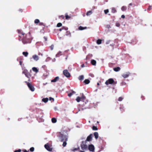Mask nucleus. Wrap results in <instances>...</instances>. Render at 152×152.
<instances>
[{
	"label": "nucleus",
	"mask_w": 152,
	"mask_h": 152,
	"mask_svg": "<svg viewBox=\"0 0 152 152\" xmlns=\"http://www.w3.org/2000/svg\"><path fill=\"white\" fill-rule=\"evenodd\" d=\"M60 139L61 141L63 142L64 141H67V134L66 131L61 132L60 133L59 136Z\"/></svg>",
	"instance_id": "obj_1"
},
{
	"label": "nucleus",
	"mask_w": 152,
	"mask_h": 152,
	"mask_svg": "<svg viewBox=\"0 0 152 152\" xmlns=\"http://www.w3.org/2000/svg\"><path fill=\"white\" fill-rule=\"evenodd\" d=\"M81 147L82 149L84 150H86L88 148L87 145L86 144V142L83 141L81 144Z\"/></svg>",
	"instance_id": "obj_2"
},
{
	"label": "nucleus",
	"mask_w": 152,
	"mask_h": 152,
	"mask_svg": "<svg viewBox=\"0 0 152 152\" xmlns=\"http://www.w3.org/2000/svg\"><path fill=\"white\" fill-rule=\"evenodd\" d=\"M26 83H27V85L29 88L32 91H34L35 90V88L30 83H27V82H25Z\"/></svg>",
	"instance_id": "obj_3"
},
{
	"label": "nucleus",
	"mask_w": 152,
	"mask_h": 152,
	"mask_svg": "<svg viewBox=\"0 0 152 152\" xmlns=\"http://www.w3.org/2000/svg\"><path fill=\"white\" fill-rule=\"evenodd\" d=\"M114 82V80L112 78L109 79L108 80H107L105 83V84L107 85H108L109 84H112Z\"/></svg>",
	"instance_id": "obj_4"
},
{
	"label": "nucleus",
	"mask_w": 152,
	"mask_h": 152,
	"mask_svg": "<svg viewBox=\"0 0 152 152\" xmlns=\"http://www.w3.org/2000/svg\"><path fill=\"white\" fill-rule=\"evenodd\" d=\"M19 41H22L24 44L30 42L28 39H19Z\"/></svg>",
	"instance_id": "obj_5"
},
{
	"label": "nucleus",
	"mask_w": 152,
	"mask_h": 152,
	"mask_svg": "<svg viewBox=\"0 0 152 152\" xmlns=\"http://www.w3.org/2000/svg\"><path fill=\"white\" fill-rule=\"evenodd\" d=\"M64 75L66 77H69L70 76V73L67 70H65L63 71Z\"/></svg>",
	"instance_id": "obj_6"
},
{
	"label": "nucleus",
	"mask_w": 152,
	"mask_h": 152,
	"mask_svg": "<svg viewBox=\"0 0 152 152\" xmlns=\"http://www.w3.org/2000/svg\"><path fill=\"white\" fill-rule=\"evenodd\" d=\"M88 149L91 151H94L95 149L94 145L92 144L89 145L88 146Z\"/></svg>",
	"instance_id": "obj_7"
},
{
	"label": "nucleus",
	"mask_w": 152,
	"mask_h": 152,
	"mask_svg": "<svg viewBox=\"0 0 152 152\" xmlns=\"http://www.w3.org/2000/svg\"><path fill=\"white\" fill-rule=\"evenodd\" d=\"M92 134H90L87 137L86 141H90L92 139Z\"/></svg>",
	"instance_id": "obj_8"
},
{
	"label": "nucleus",
	"mask_w": 152,
	"mask_h": 152,
	"mask_svg": "<svg viewBox=\"0 0 152 152\" xmlns=\"http://www.w3.org/2000/svg\"><path fill=\"white\" fill-rule=\"evenodd\" d=\"M45 148L49 151H51L52 150V148H50L48 145V144H46L45 145Z\"/></svg>",
	"instance_id": "obj_9"
},
{
	"label": "nucleus",
	"mask_w": 152,
	"mask_h": 152,
	"mask_svg": "<svg viewBox=\"0 0 152 152\" xmlns=\"http://www.w3.org/2000/svg\"><path fill=\"white\" fill-rule=\"evenodd\" d=\"M129 72H126L123 74L122 75V76L124 78H126L129 76Z\"/></svg>",
	"instance_id": "obj_10"
},
{
	"label": "nucleus",
	"mask_w": 152,
	"mask_h": 152,
	"mask_svg": "<svg viewBox=\"0 0 152 152\" xmlns=\"http://www.w3.org/2000/svg\"><path fill=\"white\" fill-rule=\"evenodd\" d=\"M32 58L36 61H37L39 59L38 56L36 55H33L32 56Z\"/></svg>",
	"instance_id": "obj_11"
},
{
	"label": "nucleus",
	"mask_w": 152,
	"mask_h": 152,
	"mask_svg": "<svg viewBox=\"0 0 152 152\" xmlns=\"http://www.w3.org/2000/svg\"><path fill=\"white\" fill-rule=\"evenodd\" d=\"M59 77H56L54 78L53 80H51V82H55L57 81L59 79Z\"/></svg>",
	"instance_id": "obj_12"
},
{
	"label": "nucleus",
	"mask_w": 152,
	"mask_h": 152,
	"mask_svg": "<svg viewBox=\"0 0 152 152\" xmlns=\"http://www.w3.org/2000/svg\"><path fill=\"white\" fill-rule=\"evenodd\" d=\"M32 70L34 72H36V73H37L39 71V70L35 67H33L32 68Z\"/></svg>",
	"instance_id": "obj_13"
},
{
	"label": "nucleus",
	"mask_w": 152,
	"mask_h": 152,
	"mask_svg": "<svg viewBox=\"0 0 152 152\" xmlns=\"http://www.w3.org/2000/svg\"><path fill=\"white\" fill-rule=\"evenodd\" d=\"M94 135L96 139H97L98 137V133L97 132H96L94 133Z\"/></svg>",
	"instance_id": "obj_14"
},
{
	"label": "nucleus",
	"mask_w": 152,
	"mask_h": 152,
	"mask_svg": "<svg viewBox=\"0 0 152 152\" xmlns=\"http://www.w3.org/2000/svg\"><path fill=\"white\" fill-rule=\"evenodd\" d=\"M91 63L93 65L95 66L96 65V61L94 60H91Z\"/></svg>",
	"instance_id": "obj_15"
},
{
	"label": "nucleus",
	"mask_w": 152,
	"mask_h": 152,
	"mask_svg": "<svg viewBox=\"0 0 152 152\" xmlns=\"http://www.w3.org/2000/svg\"><path fill=\"white\" fill-rule=\"evenodd\" d=\"M90 81L88 79H86L84 81V82L86 84H88L90 83Z\"/></svg>",
	"instance_id": "obj_16"
},
{
	"label": "nucleus",
	"mask_w": 152,
	"mask_h": 152,
	"mask_svg": "<svg viewBox=\"0 0 152 152\" xmlns=\"http://www.w3.org/2000/svg\"><path fill=\"white\" fill-rule=\"evenodd\" d=\"M120 68L119 67H118L116 68H115L114 69V70L115 72H118L120 71Z\"/></svg>",
	"instance_id": "obj_17"
},
{
	"label": "nucleus",
	"mask_w": 152,
	"mask_h": 152,
	"mask_svg": "<svg viewBox=\"0 0 152 152\" xmlns=\"http://www.w3.org/2000/svg\"><path fill=\"white\" fill-rule=\"evenodd\" d=\"M42 100L43 102L45 103H46L48 101V99L47 98H43L42 99Z\"/></svg>",
	"instance_id": "obj_18"
},
{
	"label": "nucleus",
	"mask_w": 152,
	"mask_h": 152,
	"mask_svg": "<svg viewBox=\"0 0 152 152\" xmlns=\"http://www.w3.org/2000/svg\"><path fill=\"white\" fill-rule=\"evenodd\" d=\"M84 77L83 75H81L79 76L78 79L79 80H82L84 79Z\"/></svg>",
	"instance_id": "obj_19"
},
{
	"label": "nucleus",
	"mask_w": 152,
	"mask_h": 152,
	"mask_svg": "<svg viewBox=\"0 0 152 152\" xmlns=\"http://www.w3.org/2000/svg\"><path fill=\"white\" fill-rule=\"evenodd\" d=\"M102 42V40L99 39L97 40L96 43L97 44L99 45Z\"/></svg>",
	"instance_id": "obj_20"
},
{
	"label": "nucleus",
	"mask_w": 152,
	"mask_h": 152,
	"mask_svg": "<svg viewBox=\"0 0 152 152\" xmlns=\"http://www.w3.org/2000/svg\"><path fill=\"white\" fill-rule=\"evenodd\" d=\"M51 121L53 123H56L57 121L56 119L55 118H52L51 119Z\"/></svg>",
	"instance_id": "obj_21"
},
{
	"label": "nucleus",
	"mask_w": 152,
	"mask_h": 152,
	"mask_svg": "<svg viewBox=\"0 0 152 152\" xmlns=\"http://www.w3.org/2000/svg\"><path fill=\"white\" fill-rule=\"evenodd\" d=\"M23 54L25 57H27L28 55V53L27 52H23Z\"/></svg>",
	"instance_id": "obj_22"
},
{
	"label": "nucleus",
	"mask_w": 152,
	"mask_h": 152,
	"mask_svg": "<svg viewBox=\"0 0 152 152\" xmlns=\"http://www.w3.org/2000/svg\"><path fill=\"white\" fill-rule=\"evenodd\" d=\"M61 52L60 51L56 55V57H58L62 55Z\"/></svg>",
	"instance_id": "obj_23"
},
{
	"label": "nucleus",
	"mask_w": 152,
	"mask_h": 152,
	"mask_svg": "<svg viewBox=\"0 0 152 152\" xmlns=\"http://www.w3.org/2000/svg\"><path fill=\"white\" fill-rule=\"evenodd\" d=\"M76 100L77 102H79L80 101H81V98L79 96L77 97Z\"/></svg>",
	"instance_id": "obj_24"
},
{
	"label": "nucleus",
	"mask_w": 152,
	"mask_h": 152,
	"mask_svg": "<svg viewBox=\"0 0 152 152\" xmlns=\"http://www.w3.org/2000/svg\"><path fill=\"white\" fill-rule=\"evenodd\" d=\"M92 13V12L91 11H89L88 12L86 13V15L87 16H89L91 15Z\"/></svg>",
	"instance_id": "obj_25"
},
{
	"label": "nucleus",
	"mask_w": 152,
	"mask_h": 152,
	"mask_svg": "<svg viewBox=\"0 0 152 152\" xmlns=\"http://www.w3.org/2000/svg\"><path fill=\"white\" fill-rule=\"evenodd\" d=\"M121 10L123 11H125L126 9V6H123L121 7Z\"/></svg>",
	"instance_id": "obj_26"
},
{
	"label": "nucleus",
	"mask_w": 152,
	"mask_h": 152,
	"mask_svg": "<svg viewBox=\"0 0 152 152\" xmlns=\"http://www.w3.org/2000/svg\"><path fill=\"white\" fill-rule=\"evenodd\" d=\"M112 12L113 13H115L116 12V10L115 8H112Z\"/></svg>",
	"instance_id": "obj_27"
},
{
	"label": "nucleus",
	"mask_w": 152,
	"mask_h": 152,
	"mask_svg": "<svg viewBox=\"0 0 152 152\" xmlns=\"http://www.w3.org/2000/svg\"><path fill=\"white\" fill-rule=\"evenodd\" d=\"M39 22V20L38 19H36L34 20V23L35 24H37Z\"/></svg>",
	"instance_id": "obj_28"
},
{
	"label": "nucleus",
	"mask_w": 152,
	"mask_h": 152,
	"mask_svg": "<svg viewBox=\"0 0 152 152\" xmlns=\"http://www.w3.org/2000/svg\"><path fill=\"white\" fill-rule=\"evenodd\" d=\"M81 101H84L86 99V97L83 95L82 96L80 97Z\"/></svg>",
	"instance_id": "obj_29"
},
{
	"label": "nucleus",
	"mask_w": 152,
	"mask_h": 152,
	"mask_svg": "<svg viewBox=\"0 0 152 152\" xmlns=\"http://www.w3.org/2000/svg\"><path fill=\"white\" fill-rule=\"evenodd\" d=\"M66 141H63L64 142L62 145L63 147H65L66 146L67 144L66 142Z\"/></svg>",
	"instance_id": "obj_30"
},
{
	"label": "nucleus",
	"mask_w": 152,
	"mask_h": 152,
	"mask_svg": "<svg viewBox=\"0 0 152 152\" xmlns=\"http://www.w3.org/2000/svg\"><path fill=\"white\" fill-rule=\"evenodd\" d=\"M62 25V24L61 23H58L57 25V27H60Z\"/></svg>",
	"instance_id": "obj_31"
},
{
	"label": "nucleus",
	"mask_w": 152,
	"mask_h": 152,
	"mask_svg": "<svg viewBox=\"0 0 152 152\" xmlns=\"http://www.w3.org/2000/svg\"><path fill=\"white\" fill-rule=\"evenodd\" d=\"M92 129L94 130H98L97 127L95 126H93L92 127Z\"/></svg>",
	"instance_id": "obj_32"
},
{
	"label": "nucleus",
	"mask_w": 152,
	"mask_h": 152,
	"mask_svg": "<svg viewBox=\"0 0 152 152\" xmlns=\"http://www.w3.org/2000/svg\"><path fill=\"white\" fill-rule=\"evenodd\" d=\"M27 71H28L27 70L24 69L23 72V73L25 75L27 73Z\"/></svg>",
	"instance_id": "obj_33"
},
{
	"label": "nucleus",
	"mask_w": 152,
	"mask_h": 152,
	"mask_svg": "<svg viewBox=\"0 0 152 152\" xmlns=\"http://www.w3.org/2000/svg\"><path fill=\"white\" fill-rule=\"evenodd\" d=\"M65 18H66V19H69L70 18V16H69L66 14L65 15Z\"/></svg>",
	"instance_id": "obj_34"
},
{
	"label": "nucleus",
	"mask_w": 152,
	"mask_h": 152,
	"mask_svg": "<svg viewBox=\"0 0 152 152\" xmlns=\"http://www.w3.org/2000/svg\"><path fill=\"white\" fill-rule=\"evenodd\" d=\"M79 30H82L84 29V28L81 26H80L79 28Z\"/></svg>",
	"instance_id": "obj_35"
},
{
	"label": "nucleus",
	"mask_w": 152,
	"mask_h": 152,
	"mask_svg": "<svg viewBox=\"0 0 152 152\" xmlns=\"http://www.w3.org/2000/svg\"><path fill=\"white\" fill-rule=\"evenodd\" d=\"M34 147H31L30 149V151H31V152H33L34 151Z\"/></svg>",
	"instance_id": "obj_36"
},
{
	"label": "nucleus",
	"mask_w": 152,
	"mask_h": 152,
	"mask_svg": "<svg viewBox=\"0 0 152 152\" xmlns=\"http://www.w3.org/2000/svg\"><path fill=\"white\" fill-rule=\"evenodd\" d=\"M104 12L105 14H107L109 12V10L108 9L104 10Z\"/></svg>",
	"instance_id": "obj_37"
},
{
	"label": "nucleus",
	"mask_w": 152,
	"mask_h": 152,
	"mask_svg": "<svg viewBox=\"0 0 152 152\" xmlns=\"http://www.w3.org/2000/svg\"><path fill=\"white\" fill-rule=\"evenodd\" d=\"M106 28L108 29H109L110 28H111V27L109 25H107L106 26Z\"/></svg>",
	"instance_id": "obj_38"
},
{
	"label": "nucleus",
	"mask_w": 152,
	"mask_h": 152,
	"mask_svg": "<svg viewBox=\"0 0 152 152\" xmlns=\"http://www.w3.org/2000/svg\"><path fill=\"white\" fill-rule=\"evenodd\" d=\"M115 26L117 27H119L120 26V24L118 23H117L115 24Z\"/></svg>",
	"instance_id": "obj_39"
},
{
	"label": "nucleus",
	"mask_w": 152,
	"mask_h": 152,
	"mask_svg": "<svg viewBox=\"0 0 152 152\" xmlns=\"http://www.w3.org/2000/svg\"><path fill=\"white\" fill-rule=\"evenodd\" d=\"M123 98L121 97H120L118 98V100L119 101H122V100H123Z\"/></svg>",
	"instance_id": "obj_40"
},
{
	"label": "nucleus",
	"mask_w": 152,
	"mask_h": 152,
	"mask_svg": "<svg viewBox=\"0 0 152 152\" xmlns=\"http://www.w3.org/2000/svg\"><path fill=\"white\" fill-rule=\"evenodd\" d=\"M53 48H54V46L53 45H51V46H50V49L51 50H53Z\"/></svg>",
	"instance_id": "obj_41"
},
{
	"label": "nucleus",
	"mask_w": 152,
	"mask_h": 152,
	"mask_svg": "<svg viewBox=\"0 0 152 152\" xmlns=\"http://www.w3.org/2000/svg\"><path fill=\"white\" fill-rule=\"evenodd\" d=\"M72 93H70L68 95V96L69 97H70L72 95Z\"/></svg>",
	"instance_id": "obj_42"
},
{
	"label": "nucleus",
	"mask_w": 152,
	"mask_h": 152,
	"mask_svg": "<svg viewBox=\"0 0 152 152\" xmlns=\"http://www.w3.org/2000/svg\"><path fill=\"white\" fill-rule=\"evenodd\" d=\"M49 100H52L53 102L54 101V98H52V97H50Z\"/></svg>",
	"instance_id": "obj_43"
},
{
	"label": "nucleus",
	"mask_w": 152,
	"mask_h": 152,
	"mask_svg": "<svg viewBox=\"0 0 152 152\" xmlns=\"http://www.w3.org/2000/svg\"><path fill=\"white\" fill-rule=\"evenodd\" d=\"M110 41H107L106 42V44H109L110 43Z\"/></svg>",
	"instance_id": "obj_44"
},
{
	"label": "nucleus",
	"mask_w": 152,
	"mask_h": 152,
	"mask_svg": "<svg viewBox=\"0 0 152 152\" xmlns=\"http://www.w3.org/2000/svg\"><path fill=\"white\" fill-rule=\"evenodd\" d=\"M17 152H20L21 151V150L19 149L18 150H16Z\"/></svg>",
	"instance_id": "obj_45"
},
{
	"label": "nucleus",
	"mask_w": 152,
	"mask_h": 152,
	"mask_svg": "<svg viewBox=\"0 0 152 152\" xmlns=\"http://www.w3.org/2000/svg\"><path fill=\"white\" fill-rule=\"evenodd\" d=\"M125 16L124 15H122L121 16V17L122 18H125Z\"/></svg>",
	"instance_id": "obj_46"
},
{
	"label": "nucleus",
	"mask_w": 152,
	"mask_h": 152,
	"mask_svg": "<svg viewBox=\"0 0 152 152\" xmlns=\"http://www.w3.org/2000/svg\"><path fill=\"white\" fill-rule=\"evenodd\" d=\"M19 63L20 65L21 66L22 65V62L21 61H20L19 62Z\"/></svg>",
	"instance_id": "obj_47"
},
{
	"label": "nucleus",
	"mask_w": 152,
	"mask_h": 152,
	"mask_svg": "<svg viewBox=\"0 0 152 152\" xmlns=\"http://www.w3.org/2000/svg\"><path fill=\"white\" fill-rule=\"evenodd\" d=\"M72 93V95L73 94H75V92L74 91H73L72 92H71Z\"/></svg>",
	"instance_id": "obj_48"
},
{
	"label": "nucleus",
	"mask_w": 152,
	"mask_h": 152,
	"mask_svg": "<svg viewBox=\"0 0 152 152\" xmlns=\"http://www.w3.org/2000/svg\"><path fill=\"white\" fill-rule=\"evenodd\" d=\"M81 66L82 67H83L84 66V64H83L81 65Z\"/></svg>",
	"instance_id": "obj_49"
},
{
	"label": "nucleus",
	"mask_w": 152,
	"mask_h": 152,
	"mask_svg": "<svg viewBox=\"0 0 152 152\" xmlns=\"http://www.w3.org/2000/svg\"><path fill=\"white\" fill-rule=\"evenodd\" d=\"M24 152H29L28 151H27V150H25L24 151Z\"/></svg>",
	"instance_id": "obj_50"
},
{
	"label": "nucleus",
	"mask_w": 152,
	"mask_h": 152,
	"mask_svg": "<svg viewBox=\"0 0 152 152\" xmlns=\"http://www.w3.org/2000/svg\"><path fill=\"white\" fill-rule=\"evenodd\" d=\"M63 29H64V28L60 29L59 30V31H61Z\"/></svg>",
	"instance_id": "obj_51"
},
{
	"label": "nucleus",
	"mask_w": 152,
	"mask_h": 152,
	"mask_svg": "<svg viewBox=\"0 0 152 152\" xmlns=\"http://www.w3.org/2000/svg\"><path fill=\"white\" fill-rule=\"evenodd\" d=\"M25 75H26V76L27 77H28V75H27V73L26 74H25Z\"/></svg>",
	"instance_id": "obj_52"
},
{
	"label": "nucleus",
	"mask_w": 152,
	"mask_h": 152,
	"mask_svg": "<svg viewBox=\"0 0 152 152\" xmlns=\"http://www.w3.org/2000/svg\"><path fill=\"white\" fill-rule=\"evenodd\" d=\"M79 152H85L84 151H80Z\"/></svg>",
	"instance_id": "obj_53"
},
{
	"label": "nucleus",
	"mask_w": 152,
	"mask_h": 152,
	"mask_svg": "<svg viewBox=\"0 0 152 152\" xmlns=\"http://www.w3.org/2000/svg\"><path fill=\"white\" fill-rule=\"evenodd\" d=\"M132 3H130V4H129V6H132Z\"/></svg>",
	"instance_id": "obj_54"
},
{
	"label": "nucleus",
	"mask_w": 152,
	"mask_h": 152,
	"mask_svg": "<svg viewBox=\"0 0 152 152\" xmlns=\"http://www.w3.org/2000/svg\"><path fill=\"white\" fill-rule=\"evenodd\" d=\"M22 35H23L24 34V33L22 32Z\"/></svg>",
	"instance_id": "obj_55"
},
{
	"label": "nucleus",
	"mask_w": 152,
	"mask_h": 152,
	"mask_svg": "<svg viewBox=\"0 0 152 152\" xmlns=\"http://www.w3.org/2000/svg\"><path fill=\"white\" fill-rule=\"evenodd\" d=\"M97 85H99V83H98L97 84Z\"/></svg>",
	"instance_id": "obj_56"
},
{
	"label": "nucleus",
	"mask_w": 152,
	"mask_h": 152,
	"mask_svg": "<svg viewBox=\"0 0 152 152\" xmlns=\"http://www.w3.org/2000/svg\"><path fill=\"white\" fill-rule=\"evenodd\" d=\"M14 152H17V151H16V150H15Z\"/></svg>",
	"instance_id": "obj_57"
},
{
	"label": "nucleus",
	"mask_w": 152,
	"mask_h": 152,
	"mask_svg": "<svg viewBox=\"0 0 152 152\" xmlns=\"http://www.w3.org/2000/svg\"><path fill=\"white\" fill-rule=\"evenodd\" d=\"M55 60H56V59H55V58H54V60L55 61Z\"/></svg>",
	"instance_id": "obj_58"
},
{
	"label": "nucleus",
	"mask_w": 152,
	"mask_h": 152,
	"mask_svg": "<svg viewBox=\"0 0 152 152\" xmlns=\"http://www.w3.org/2000/svg\"><path fill=\"white\" fill-rule=\"evenodd\" d=\"M45 40L46 41L47 40V39H45Z\"/></svg>",
	"instance_id": "obj_59"
}]
</instances>
